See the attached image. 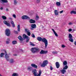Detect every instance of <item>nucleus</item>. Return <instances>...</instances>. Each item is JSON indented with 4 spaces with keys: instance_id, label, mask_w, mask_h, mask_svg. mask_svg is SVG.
Here are the masks:
<instances>
[{
    "instance_id": "obj_1",
    "label": "nucleus",
    "mask_w": 76,
    "mask_h": 76,
    "mask_svg": "<svg viewBox=\"0 0 76 76\" xmlns=\"http://www.w3.org/2000/svg\"><path fill=\"white\" fill-rule=\"evenodd\" d=\"M37 39L39 41H42V42H43L45 44V48H47V45H48V41H47V40L45 38H42L41 37H38L37 38Z\"/></svg>"
},
{
    "instance_id": "obj_2",
    "label": "nucleus",
    "mask_w": 76,
    "mask_h": 76,
    "mask_svg": "<svg viewBox=\"0 0 76 76\" xmlns=\"http://www.w3.org/2000/svg\"><path fill=\"white\" fill-rule=\"evenodd\" d=\"M39 49L38 48H32L31 50L32 53H36L39 52Z\"/></svg>"
},
{
    "instance_id": "obj_3",
    "label": "nucleus",
    "mask_w": 76,
    "mask_h": 76,
    "mask_svg": "<svg viewBox=\"0 0 76 76\" xmlns=\"http://www.w3.org/2000/svg\"><path fill=\"white\" fill-rule=\"evenodd\" d=\"M5 34L7 36V37H9L10 34V30L9 29H7L5 30Z\"/></svg>"
},
{
    "instance_id": "obj_4",
    "label": "nucleus",
    "mask_w": 76,
    "mask_h": 76,
    "mask_svg": "<svg viewBox=\"0 0 76 76\" xmlns=\"http://www.w3.org/2000/svg\"><path fill=\"white\" fill-rule=\"evenodd\" d=\"M48 64V61L47 60H45L43 62V63L41 64V67H44L45 66H47Z\"/></svg>"
},
{
    "instance_id": "obj_5",
    "label": "nucleus",
    "mask_w": 76,
    "mask_h": 76,
    "mask_svg": "<svg viewBox=\"0 0 76 76\" xmlns=\"http://www.w3.org/2000/svg\"><path fill=\"white\" fill-rule=\"evenodd\" d=\"M5 54V58H6L7 61H9L10 60L9 59L10 58V57L8 56V55L7 54V52L6 50H4Z\"/></svg>"
},
{
    "instance_id": "obj_6",
    "label": "nucleus",
    "mask_w": 76,
    "mask_h": 76,
    "mask_svg": "<svg viewBox=\"0 0 76 76\" xmlns=\"http://www.w3.org/2000/svg\"><path fill=\"white\" fill-rule=\"evenodd\" d=\"M22 19H27L28 20H29L30 19V18L26 15H23L22 17Z\"/></svg>"
},
{
    "instance_id": "obj_7",
    "label": "nucleus",
    "mask_w": 76,
    "mask_h": 76,
    "mask_svg": "<svg viewBox=\"0 0 76 76\" xmlns=\"http://www.w3.org/2000/svg\"><path fill=\"white\" fill-rule=\"evenodd\" d=\"M48 53V51H45L43 50H41L40 52V54H47Z\"/></svg>"
},
{
    "instance_id": "obj_8",
    "label": "nucleus",
    "mask_w": 76,
    "mask_h": 76,
    "mask_svg": "<svg viewBox=\"0 0 76 76\" xmlns=\"http://www.w3.org/2000/svg\"><path fill=\"white\" fill-rule=\"evenodd\" d=\"M31 30H33L34 29L36 28V27H37V26H36V25H35V24H31Z\"/></svg>"
},
{
    "instance_id": "obj_9",
    "label": "nucleus",
    "mask_w": 76,
    "mask_h": 76,
    "mask_svg": "<svg viewBox=\"0 0 76 76\" xmlns=\"http://www.w3.org/2000/svg\"><path fill=\"white\" fill-rule=\"evenodd\" d=\"M3 22L5 24V25H6L8 26H9V27H10V24L9 23H7L6 20H4V21Z\"/></svg>"
},
{
    "instance_id": "obj_10",
    "label": "nucleus",
    "mask_w": 76,
    "mask_h": 76,
    "mask_svg": "<svg viewBox=\"0 0 76 76\" xmlns=\"http://www.w3.org/2000/svg\"><path fill=\"white\" fill-rule=\"evenodd\" d=\"M42 73V72H41V70H40L39 71V74L37 73L34 76H41V75Z\"/></svg>"
},
{
    "instance_id": "obj_11",
    "label": "nucleus",
    "mask_w": 76,
    "mask_h": 76,
    "mask_svg": "<svg viewBox=\"0 0 76 76\" xmlns=\"http://www.w3.org/2000/svg\"><path fill=\"white\" fill-rule=\"evenodd\" d=\"M31 66L32 67H34V68H35V69H37L38 68V66L34 64H31Z\"/></svg>"
},
{
    "instance_id": "obj_12",
    "label": "nucleus",
    "mask_w": 76,
    "mask_h": 76,
    "mask_svg": "<svg viewBox=\"0 0 76 76\" xmlns=\"http://www.w3.org/2000/svg\"><path fill=\"white\" fill-rule=\"evenodd\" d=\"M56 66L57 69H58L60 67V64L58 62H57L56 63Z\"/></svg>"
},
{
    "instance_id": "obj_13",
    "label": "nucleus",
    "mask_w": 76,
    "mask_h": 76,
    "mask_svg": "<svg viewBox=\"0 0 76 76\" xmlns=\"http://www.w3.org/2000/svg\"><path fill=\"white\" fill-rule=\"evenodd\" d=\"M27 70L28 71H32V67L30 66H28L27 68Z\"/></svg>"
},
{
    "instance_id": "obj_14",
    "label": "nucleus",
    "mask_w": 76,
    "mask_h": 76,
    "mask_svg": "<svg viewBox=\"0 0 76 76\" xmlns=\"http://www.w3.org/2000/svg\"><path fill=\"white\" fill-rule=\"evenodd\" d=\"M29 22L30 23H35V20L33 19H30Z\"/></svg>"
},
{
    "instance_id": "obj_15",
    "label": "nucleus",
    "mask_w": 76,
    "mask_h": 76,
    "mask_svg": "<svg viewBox=\"0 0 76 76\" xmlns=\"http://www.w3.org/2000/svg\"><path fill=\"white\" fill-rule=\"evenodd\" d=\"M23 38H24V39H26L27 38L29 37L28 36H26L25 34H24L23 35Z\"/></svg>"
},
{
    "instance_id": "obj_16",
    "label": "nucleus",
    "mask_w": 76,
    "mask_h": 76,
    "mask_svg": "<svg viewBox=\"0 0 76 76\" xmlns=\"http://www.w3.org/2000/svg\"><path fill=\"white\" fill-rule=\"evenodd\" d=\"M54 12L55 15H57L58 14V11L57 10H55L54 11Z\"/></svg>"
},
{
    "instance_id": "obj_17",
    "label": "nucleus",
    "mask_w": 76,
    "mask_h": 76,
    "mask_svg": "<svg viewBox=\"0 0 76 76\" xmlns=\"http://www.w3.org/2000/svg\"><path fill=\"white\" fill-rule=\"evenodd\" d=\"M61 72L62 74H64V73L66 72V70L64 69L61 70Z\"/></svg>"
},
{
    "instance_id": "obj_18",
    "label": "nucleus",
    "mask_w": 76,
    "mask_h": 76,
    "mask_svg": "<svg viewBox=\"0 0 76 76\" xmlns=\"http://www.w3.org/2000/svg\"><path fill=\"white\" fill-rule=\"evenodd\" d=\"M63 64L64 66L67 65V61H64L63 62Z\"/></svg>"
},
{
    "instance_id": "obj_19",
    "label": "nucleus",
    "mask_w": 76,
    "mask_h": 76,
    "mask_svg": "<svg viewBox=\"0 0 76 76\" xmlns=\"http://www.w3.org/2000/svg\"><path fill=\"white\" fill-rule=\"evenodd\" d=\"M18 29L17 30L18 32H20V25H18L17 27Z\"/></svg>"
},
{
    "instance_id": "obj_20",
    "label": "nucleus",
    "mask_w": 76,
    "mask_h": 76,
    "mask_svg": "<svg viewBox=\"0 0 76 76\" xmlns=\"http://www.w3.org/2000/svg\"><path fill=\"white\" fill-rule=\"evenodd\" d=\"M33 73L34 75V76L37 73V70H36V69L34 70L33 71Z\"/></svg>"
},
{
    "instance_id": "obj_21",
    "label": "nucleus",
    "mask_w": 76,
    "mask_h": 76,
    "mask_svg": "<svg viewBox=\"0 0 76 76\" xmlns=\"http://www.w3.org/2000/svg\"><path fill=\"white\" fill-rule=\"evenodd\" d=\"M4 53H2L0 54V57L1 58H3L4 57Z\"/></svg>"
},
{
    "instance_id": "obj_22",
    "label": "nucleus",
    "mask_w": 76,
    "mask_h": 76,
    "mask_svg": "<svg viewBox=\"0 0 76 76\" xmlns=\"http://www.w3.org/2000/svg\"><path fill=\"white\" fill-rule=\"evenodd\" d=\"M68 69V66L66 65L63 68V69L64 70H66Z\"/></svg>"
},
{
    "instance_id": "obj_23",
    "label": "nucleus",
    "mask_w": 76,
    "mask_h": 76,
    "mask_svg": "<svg viewBox=\"0 0 76 76\" xmlns=\"http://www.w3.org/2000/svg\"><path fill=\"white\" fill-rule=\"evenodd\" d=\"M18 38L20 41H23V39L22 38V37H21V36H19Z\"/></svg>"
},
{
    "instance_id": "obj_24",
    "label": "nucleus",
    "mask_w": 76,
    "mask_h": 76,
    "mask_svg": "<svg viewBox=\"0 0 76 76\" xmlns=\"http://www.w3.org/2000/svg\"><path fill=\"white\" fill-rule=\"evenodd\" d=\"M30 39V38L29 37H28L27 38H26V42H29V39Z\"/></svg>"
},
{
    "instance_id": "obj_25",
    "label": "nucleus",
    "mask_w": 76,
    "mask_h": 76,
    "mask_svg": "<svg viewBox=\"0 0 76 76\" xmlns=\"http://www.w3.org/2000/svg\"><path fill=\"white\" fill-rule=\"evenodd\" d=\"M12 43L14 45L16 44H17V41H15V40L13 41H12Z\"/></svg>"
},
{
    "instance_id": "obj_26",
    "label": "nucleus",
    "mask_w": 76,
    "mask_h": 76,
    "mask_svg": "<svg viewBox=\"0 0 76 76\" xmlns=\"http://www.w3.org/2000/svg\"><path fill=\"white\" fill-rule=\"evenodd\" d=\"M70 14H71V15H72V14L73 13V14H76V11H72L70 13Z\"/></svg>"
},
{
    "instance_id": "obj_27",
    "label": "nucleus",
    "mask_w": 76,
    "mask_h": 76,
    "mask_svg": "<svg viewBox=\"0 0 76 76\" xmlns=\"http://www.w3.org/2000/svg\"><path fill=\"white\" fill-rule=\"evenodd\" d=\"M56 5H57V6H60V5H61L60 2H56Z\"/></svg>"
},
{
    "instance_id": "obj_28",
    "label": "nucleus",
    "mask_w": 76,
    "mask_h": 76,
    "mask_svg": "<svg viewBox=\"0 0 76 76\" xmlns=\"http://www.w3.org/2000/svg\"><path fill=\"white\" fill-rule=\"evenodd\" d=\"M69 41L71 42H73V39L72 38H70L69 39Z\"/></svg>"
},
{
    "instance_id": "obj_29",
    "label": "nucleus",
    "mask_w": 76,
    "mask_h": 76,
    "mask_svg": "<svg viewBox=\"0 0 76 76\" xmlns=\"http://www.w3.org/2000/svg\"><path fill=\"white\" fill-rule=\"evenodd\" d=\"M68 37L69 38H72L73 37L72 36V35L71 34H69Z\"/></svg>"
},
{
    "instance_id": "obj_30",
    "label": "nucleus",
    "mask_w": 76,
    "mask_h": 76,
    "mask_svg": "<svg viewBox=\"0 0 76 76\" xmlns=\"http://www.w3.org/2000/svg\"><path fill=\"white\" fill-rule=\"evenodd\" d=\"M10 63H13L14 62V61H13V59H10Z\"/></svg>"
},
{
    "instance_id": "obj_31",
    "label": "nucleus",
    "mask_w": 76,
    "mask_h": 76,
    "mask_svg": "<svg viewBox=\"0 0 76 76\" xmlns=\"http://www.w3.org/2000/svg\"><path fill=\"white\" fill-rule=\"evenodd\" d=\"M52 53L53 54H57L58 52L57 51H53Z\"/></svg>"
},
{
    "instance_id": "obj_32",
    "label": "nucleus",
    "mask_w": 76,
    "mask_h": 76,
    "mask_svg": "<svg viewBox=\"0 0 76 76\" xmlns=\"http://www.w3.org/2000/svg\"><path fill=\"white\" fill-rule=\"evenodd\" d=\"M12 76H18V74L16 73H13V74L12 75Z\"/></svg>"
},
{
    "instance_id": "obj_33",
    "label": "nucleus",
    "mask_w": 76,
    "mask_h": 76,
    "mask_svg": "<svg viewBox=\"0 0 76 76\" xmlns=\"http://www.w3.org/2000/svg\"><path fill=\"white\" fill-rule=\"evenodd\" d=\"M2 18L3 19H4V20H6V19H7V18L6 17L4 16H2Z\"/></svg>"
},
{
    "instance_id": "obj_34",
    "label": "nucleus",
    "mask_w": 76,
    "mask_h": 76,
    "mask_svg": "<svg viewBox=\"0 0 76 76\" xmlns=\"http://www.w3.org/2000/svg\"><path fill=\"white\" fill-rule=\"evenodd\" d=\"M2 2L3 3H7V0H1Z\"/></svg>"
},
{
    "instance_id": "obj_35",
    "label": "nucleus",
    "mask_w": 76,
    "mask_h": 76,
    "mask_svg": "<svg viewBox=\"0 0 76 76\" xmlns=\"http://www.w3.org/2000/svg\"><path fill=\"white\" fill-rule=\"evenodd\" d=\"M30 45H31L32 46H35V45L32 42H30Z\"/></svg>"
},
{
    "instance_id": "obj_36",
    "label": "nucleus",
    "mask_w": 76,
    "mask_h": 76,
    "mask_svg": "<svg viewBox=\"0 0 76 76\" xmlns=\"http://www.w3.org/2000/svg\"><path fill=\"white\" fill-rule=\"evenodd\" d=\"M14 4H15V5H16L18 3V1L16 0H14Z\"/></svg>"
},
{
    "instance_id": "obj_37",
    "label": "nucleus",
    "mask_w": 76,
    "mask_h": 76,
    "mask_svg": "<svg viewBox=\"0 0 76 76\" xmlns=\"http://www.w3.org/2000/svg\"><path fill=\"white\" fill-rule=\"evenodd\" d=\"M25 31H26V32H27V33L29 32V30H28V29L27 28H25Z\"/></svg>"
},
{
    "instance_id": "obj_38",
    "label": "nucleus",
    "mask_w": 76,
    "mask_h": 76,
    "mask_svg": "<svg viewBox=\"0 0 76 76\" xmlns=\"http://www.w3.org/2000/svg\"><path fill=\"white\" fill-rule=\"evenodd\" d=\"M27 35L28 36H30L31 35V33L29 31L27 33Z\"/></svg>"
},
{
    "instance_id": "obj_39",
    "label": "nucleus",
    "mask_w": 76,
    "mask_h": 76,
    "mask_svg": "<svg viewBox=\"0 0 76 76\" xmlns=\"http://www.w3.org/2000/svg\"><path fill=\"white\" fill-rule=\"evenodd\" d=\"M54 34H55V35L56 37H58V34H57L56 32H55V33H54Z\"/></svg>"
},
{
    "instance_id": "obj_40",
    "label": "nucleus",
    "mask_w": 76,
    "mask_h": 76,
    "mask_svg": "<svg viewBox=\"0 0 76 76\" xmlns=\"http://www.w3.org/2000/svg\"><path fill=\"white\" fill-rule=\"evenodd\" d=\"M39 19V16H36V20H38V19Z\"/></svg>"
},
{
    "instance_id": "obj_41",
    "label": "nucleus",
    "mask_w": 76,
    "mask_h": 76,
    "mask_svg": "<svg viewBox=\"0 0 76 76\" xmlns=\"http://www.w3.org/2000/svg\"><path fill=\"white\" fill-rule=\"evenodd\" d=\"M31 37H33V38H35V35L34 34H32L31 35Z\"/></svg>"
},
{
    "instance_id": "obj_42",
    "label": "nucleus",
    "mask_w": 76,
    "mask_h": 76,
    "mask_svg": "<svg viewBox=\"0 0 76 76\" xmlns=\"http://www.w3.org/2000/svg\"><path fill=\"white\" fill-rule=\"evenodd\" d=\"M14 33H15V34H18V31H14Z\"/></svg>"
},
{
    "instance_id": "obj_43",
    "label": "nucleus",
    "mask_w": 76,
    "mask_h": 76,
    "mask_svg": "<svg viewBox=\"0 0 76 76\" xmlns=\"http://www.w3.org/2000/svg\"><path fill=\"white\" fill-rule=\"evenodd\" d=\"M12 16L14 18H16V15L15 14H13Z\"/></svg>"
},
{
    "instance_id": "obj_44",
    "label": "nucleus",
    "mask_w": 76,
    "mask_h": 76,
    "mask_svg": "<svg viewBox=\"0 0 76 76\" xmlns=\"http://www.w3.org/2000/svg\"><path fill=\"white\" fill-rule=\"evenodd\" d=\"M9 43H10V42H9V41H6V44H9Z\"/></svg>"
},
{
    "instance_id": "obj_45",
    "label": "nucleus",
    "mask_w": 76,
    "mask_h": 76,
    "mask_svg": "<svg viewBox=\"0 0 76 76\" xmlns=\"http://www.w3.org/2000/svg\"><path fill=\"white\" fill-rule=\"evenodd\" d=\"M12 27L14 28L15 26V23H14L13 24H12Z\"/></svg>"
},
{
    "instance_id": "obj_46",
    "label": "nucleus",
    "mask_w": 76,
    "mask_h": 76,
    "mask_svg": "<svg viewBox=\"0 0 76 76\" xmlns=\"http://www.w3.org/2000/svg\"><path fill=\"white\" fill-rule=\"evenodd\" d=\"M61 47L62 48H64V47H66V46L64 45H61Z\"/></svg>"
},
{
    "instance_id": "obj_47",
    "label": "nucleus",
    "mask_w": 76,
    "mask_h": 76,
    "mask_svg": "<svg viewBox=\"0 0 76 76\" xmlns=\"http://www.w3.org/2000/svg\"><path fill=\"white\" fill-rule=\"evenodd\" d=\"M11 23L12 25V24H13L14 23V22L13 21L11 20Z\"/></svg>"
},
{
    "instance_id": "obj_48",
    "label": "nucleus",
    "mask_w": 76,
    "mask_h": 76,
    "mask_svg": "<svg viewBox=\"0 0 76 76\" xmlns=\"http://www.w3.org/2000/svg\"><path fill=\"white\" fill-rule=\"evenodd\" d=\"M72 31V29H69L68 30V32H71Z\"/></svg>"
},
{
    "instance_id": "obj_49",
    "label": "nucleus",
    "mask_w": 76,
    "mask_h": 76,
    "mask_svg": "<svg viewBox=\"0 0 76 76\" xmlns=\"http://www.w3.org/2000/svg\"><path fill=\"white\" fill-rule=\"evenodd\" d=\"M50 69L51 70H52L53 69V67H52V66H50Z\"/></svg>"
},
{
    "instance_id": "obj_50",
    "label": "nucleus",
    "mask_w": 76,
    "mask_h": 76,
    "mask_svg": "<svg viewBox=\"0 0 76 76\" xmlns=\"http://www.w3.org/2000/svg\"><path fill=\"white\" fill-rule=\"evenodd\" d=\"M40 2V0H37V3H39Z\"/></svg>"
},
{
    "instance_id": "obj_51",
    "label": "nucleus",
    "mask_w": 76,
    "mask_h": 76,
    "mask_svg": "<svg viewBox=\"0 0 76 76\" xmlns=\"http://www.w3.org/2000/svg\"><path fill=\"white\" fill-rule=\"evenodd\" d=\"M7 41H10V38H8L7 39Z\"/></svg>"
},
{
    "instance_id": "obj_52",
    "label": "nucleus",
    "mask_w": 76,
    "mask_h": 76,
    "mask_svg": "<svg viewBox=\"0 0 76 76\" xmlns=\"http://www.w3.org/2000/svg\"><path fill=\"white\" fill-rule=\"evenodd\" d=\"M63 12V10H62L59 12L60 13H62Z\"/></svg>"
},
{
    "instance_id": "obj_53",
    "label": "nucleus",
    "mask_w": 76,
    "mask_h": 76,
    "mask_svg": "<svg viewBox=\"0 0 76 76\" xmlns=\"http://www.w3.org/2000/svg\"><path fill=\"white\" fill-rule=\"evenodd\" d=\"M73 24L72 23H69V25H72Z\"/></svg>"
},
{
    "instance_id": "obj_54",
    "label": "nucleus",
    "mask_w": 76,
    "mask_h": 76,
    "mask_svg": "<svg viewBox=\"0 0 76 76\" xmlns=\"http://www.w3.org/2000/svg\"><path fill=\"white\" fill-rule=\"evenodd\" d=\"M53 31V33H54L55 32H56V31H55L54 30V29H52Z\"/></svg>"
},
{
    "instance_id": "obj_55",
    "label": "nucleus",
    "mask_w": 76,
    "mask_h": 76,
    "mask_svg": "<svg viewBox=\"0 0 76 76\" xmlns=\"http://www.w3.org/2000/svg\"><path fill=\"white\" fill-rule=\"evenodd\" d=\"M0 10H3V7H1L0 8Z\"/></svg>"
},
{
    "instance_id": "obj_56",
    "label": "nucleus",
    "mask_w": 76,
    "mask_h": 76,
    "mask_svg": "<svg viewBox=\"0 0 76 76\" xmlns=\"http://www.w3.org/2000/svg\"><path fill=\"white\" fill-rule=\"evenodd\" d=\"M20 51H21V52H23V50L22 49H20Z\"/></svg>"
},
{
    "instance_id": "obj_57",
    "label": "nucleus",
    "mask_w": 76,
    "mask_h": 76,
    "mask_svg": "<svg viewBox=\"0 0 76 76\" xmlns=\"http://www.w3.org/2000/svg\"><path fill=\"white\" fill-rule=\"evenodd\" d=\"M9 19H10V20H12V18L10 17H9Z\"/></svg>"
},
{
    "instance_id": "obj_58",
    "label": "nucleus",
    "mask_w": 76,
    "mask_h": 76,
    "mask_svg": "<svg viewBox=\"0 0 76 76\" xmlns=\"http://www.w3.org/2000/svg\"><path fill=\"white\" fill-rule=\"evenodd\" d=\"M13 56H17V54H15L13 55Z\"/></svg>"
},
{
    "instance_id": "obj_59",
    "label": "nucleus",
    "mask_w": 76,
    "mask_h": 76,
    "mask_svg": "<svg viewBox=\"0 0 76 76\" xmlns=\"http://www.w3.org/2000/svg\"><path fill=\"white\" fill-rule=\"evenodd\" d=\"M6 10L7 12H8V11H9V9H8L7 8L6 9Z\"/></svg>"
},
{
    "instance_id": "obj_60",
    "label": "nucleus",
    "mask_w": 76,
    "mask_h": 76,
    "mask_svg": "<svg viewBox=\"0 0 76 76\" xmlns=\"http://www.w3.org/2000/svg\"><path fill=\"white\" fill-rule=\"evenodd\" d=\"M74 44L76 46V41L74 43Z\"/></svg>"
},
{
    "instance_id": "obj_61",
    "label": "nucleus",
    "mask_w": 76,
    "mask_h": 76,
    "mask_svg": "<svg viewBox=\"0 0 76 76\" xmlns=\"http://www.w3.org/2000/svg\"><path fill=\"white\" fill-rule=\"evenodd\" d=\"M1 75H0V76H1Z\"/></svg>"
}]
</instances>
